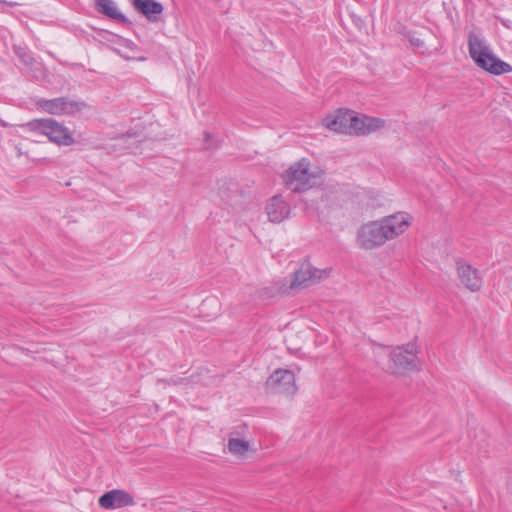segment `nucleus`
<instances>
[{"label":"nucleus","mask_w":512,"mask_h":512,"mask_svg":"<svg viewBox=\"0 0 512 512\" xmlns=\"http://www.w3.org/2000/svg\"><path fill=\"white\" fill-rule=\"evenodd\" d=\"M468 49L470 57L481 69L494 75L506 74L512 71L510 64L494 55L484 38L470 33L468 36Z\"/></svg>","instance_id":"nucleus-1"},{"label":"nucleus","mask_w":512,"mask_h":512,"mask_svg":"<svg viewBox=\"0 0 512 512\" xmlns=\"http://www.w3.org/2000/svg\"><path fill=\"white\" fill-rule=\"evenodd\" d=\"M319 173L311 169L308 159L293 163L283 174L285 185L293 192H305L317 184Z\"/></svg>","instance_id":"nucleus-2"},{"label":"nucleus","mask_w":512,"mask_h":512,"mask_svg":"<svg viewBox=\"0 0 512 512\" xmlns=\"http://www.w3.org/2000/svg\"><path fill=\"white\" fill-rule=\"evenodd\" d=\"M34 134L46 136L59 146H71L75 139L70 130L52 118L34 119Z\"/></svg>","instance_id":"nucleus-3"},{"label":"nucleus","mask_w":512,"mask_h":512,"mask_svg":"<svg viewBox=\"0 0 512 512\" xmlns=\"http://www.w3.org/2000/svg\"><path fill=\"white\" fill-rule=\"evenodd\" d=\"M38 109L51 115H74L88 107L85 101H75L68 97L54 99L39 98L35 101Z\"/></svg>","instance_id":"nucleus-4"},{"label":"nucleus","mask_w":512,"mask_h":512,"mask_svg":"<svg viewBox=\"0 0 512 512\" xmlns=\"http://www.w3.org/2000/svg\"><path fill=\"white\" fill-rule=\"evenodd\" d=\"M331 269H318L313 267L310 262L304 261L300 267L293 273V279L290 283L291 289L306 288L315 285L328 278Z\"/></svg>","instance_id":"nucleus-5"},{"label":"nucleus","mask_w":512,"mask_h":512,"mask_svg":"<svg viewBox=\"0 0 512 512\" xmlns=\"http://www.w3.org/2000/svg\"><path fill=\"white\" fill-rule=\"evenodd\" d=\"M386 234L380 219L377 221H370L362 225L357 233L358 245L366 250H372L380 247L387 242Z\"/></svg>","instance_id":"nucleus-6"},{"label":"nucleus","mask_w":512,"mask_h":512,"mask_svg":"<svg viewBox=\"0 0 512 512\" xmlns=\"http://www.w3.org/2000/svg\"><path fill=\"white\" fill-rule=\"evenodd\" d=\"M392 372L400 374L405 371L418 370L417 355L414 344H407L406 347H397L390 353Z\"/></svg>","instance_id":"nucleus-7"},{"label":"nucleus","mask_w":512,"mask_h":512,"mask_svg":"<svg viewBox=\"0 0 512 512\" xmlns=\"http://www.w3.org/2000/svg\"><path fill=\"white\" fill-rule=\"evenodd\" d=\"M323 125L331 131L352 135L356 132L357 116L353 111L339 109L335 114L326 116Z\"/></svg>","instance_id":"nucleus-8"},{"label":"nucleus","mask_w":512,"mask_h":512,"mask_svg":"<svg viewBox=\"0 0 512 512\" xmlns=\"http://www.w3.org/2000/svg\"><path fill=\"white\" fill-rule=\"evenodd\" d=\"M412 221L413 217L409 213L402 211L380 219V223H382L388 241L405 233L412 224Z\"/></svg>","instance_id":"nucleus-9"},{"label":"nucleus","mask_w":512,"mask_h":512,"mask_svg":"<svg viewBox=\"0 0 512 512\" xmlns=\"http://www.w3.org/2000/svg\"><path fill=\"white\" fill-rule=\"evenodd\" d=\"M266 386L275 393L294 395L297 391L295 375L290 370L277 369L266 381Z\"/></svg>","instance_id":"nucleus-10"},{"label":"nucleus","mask_w":512,"mask_h":512,"mask_svg":"<svg viewBox=\"0 0 512 512\" xmlns=\"http://www.w3.org/2000/svg\"><path fill=\"white\" fill-rule=\"evenodd\" d=\"M456 266L461 284L472 292L479 291L482 287V277L479 271L462 260H458Z\"/></svg>","instance_id":"nucleus-11"},{"label":"nucleus","mask_w":512,"mask_h":512,"mask_svg":"<svg viewBox=\"0 0 512 512\" xmlns=\"http://www.w3.org/2000/svg\"><path fill=\"white\" fill-rule=\"evenodd\" d=\"M104 509H117L135 504L134 498L125 490L114 489L104 493L98 500Z\"/></svg>","instance_id":"nucleus-12"},{"label":"nucleus","mask_w":512,"mask_h":512,"mask_svg":"<svg viewBox=\"0 0 512 512\" xmlns=\"http://www.w3.org/2000/svg\"><path fill=\"white\" fill-rule=\"evenodd\" d=\"M266 213L270 222L281 223L290 215V205L282 195H275L267 201Z\"/></svg>","instance_id":"nucleus-13"},{"label":"nucleus","mask_w":512,"mask_h":512,"mask_svg":"<svg viewBox=\"0 0 512 512\" xmlns=\"http://www.w3.org/2000/svg\"><path fill=\"white\" fill-rule=\"evenodd\" d=\"M246 429V425H242L228 435L227 448L234 456H244L250 450V443L240 438L245 434Z\"/></svg>","instance_id":"nucleus-14"},{"label":"nucleus","mask_w":512,"mask_h":512,"mask_svg":"<svg viewBox=\"0 0 512 512\" xmlns=\"http://www.w3.org/2000/svg\"><path fill=\"white\" fill-rule=\"evenodd\" d=\"M133 7L150 22H157L164 10L163 5L155 0H133Z\"/></svg>","instance_id":"nucleus-15"},{"label":"nucleus","mask_w":512,"mask_h":512,"mask_svg":"<svg viewBox=\"0 0 512 512\" xmlns=\"http://www.w3.org/2000/svg\"><path fill=\"white\" fill-rule=\"evenodd\" d=\"M95 8L100 13L120 23H130L127 17L122 14L113 0H95Z\"/></svg>","instance_id":"nucleus-16"},{"label":"nucleus","mask_w":512,"mask_h":512,"mask_svg":"<svg viewBox=\"0 0 512 512\" xmlns=\"http://www.w3.org/2000/svg\"><path fill=\"white\" fill-rule=\"evenodd\" d=\"M385 121L380 118L367 117L362 118L357 116V126L355 135H367L382 127H384Z\"/></svg>","instance_id":"nucleus-17"},{"label":"nucleus","mask_w":512,"mask_h":512,"mask_svg":"<svg viewBox=\"0 0 512 512\" xmlns=\"http://www.w3.org/2000/svg\"><path fill=\"white\" fill-rule=\"evenodd\" d=\"M47 71L44 69L42 64L34 65V78L38 80H47Z\"/></svg>","instance_id":"nucleus-18"},{"label":"nucleus","mask_w":512,"mask_h":512,"mask_svg":"<svg viewBox=\"0 0 512 512\" xmlns=\"http://www.w3.org/2000/svg\"><path fill=\"white\" fill-rule=\"evenodd\" d=\"M203 306H206V305H215V306H218V301L217 299L215 298H211V299H206L203 301L202 303Z\"/></svg>","instance_id":"nucleus-19"},{"label":"nucleus","mask_w":512,"mask_h":512,"mask_svg":"<svg viewBox=\"0 0 512 512\" xmlns=\"http://www.w3.org/2000/svg\"><path fill=\"white\" fill-rule=\"evenodd\" d=\"M134 46H135V44L132 41H128L126 44V47H128V48H132Z\"/></svg>","instance_id":"nucleus-20"},{"label":"nucleus","mask_w":512,"mask_h":512,"mask_svg":"<svg viewBox=\"0 0 512 512\" xmlns=\"http://www.w3.org/2000/svg\"><path fill=\"white\" fill-rule=\"evenodd\" d=\"M205 137H206V139H208L210 137V134L209 133H205Z\"/></svg>","instance_id":"nucleus-21"}]
</instances>
